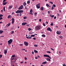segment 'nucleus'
Here are the masks:
<instances>
[{"mask_svg": "<svg viewBox=\"0 0 66 66\" xmlns=\"http://www.w3.org/2000/svg\"><path fill=\"white\" fill-rule=\"evenodd\" d=\"M14 33V31H12L11 32V34H13Z\"/></svg>", "mask_w": 66, "mask_h": 66, "instance_id": "obj_42", "label": "nucleus"}, {"mask_svg": "<svg viewBox=\"0 0 66 66\" xmlns=\"http://www.w3.org/2000/svg\"><path fill=\"white\" fill-rule=\"evenodd\" d=\"M34 47H37V45L35 44V45H34Z\"/></svg>", "mask_w": 66, "mask_h": 66, "instance_id": "obj_28", "label": "nucleus"}, {"mask_svg": "<svg viewBox=\"0 0 66 66\" xmlns=\"http://www.w3.org/2000/svg\"><path fill=\"white\" fill-rule=\"evenodd\" d=\"M39 21H40V22L42 21V19H39Z\"/></svg>", "mask_w": 66, "mask_h": 66, "instance_id": "obj_49", "label": "nucleus"}, {"mask_svg": "<svg viewBox=\"0 0 66 66\" xmlns=\"http://www.w3.org/2000/svg\"><path fill=\"white\" fill-rule=\"evenodd\" d=\"M47 31H50L51 30V28L50 27H48L47 29Z\"/></svg>", "mask_w": 66, "mask_h": 66, "instance_id": "obj_11", "label": "nucleus"}, {"mask_svg": "<svg viewBox=\"0 0 66 66\" xmlns=\"http://www.w3.org/2000/svg\"><path fill=\"white\" fill-rule=\"evenodd\" d=\"M31 37H35V35H32L31 36Z\"/></svg>", "mask_w": 66, "mask_h": 66, "instance_id": "obj_20", "label": "nucleus"}, {"mask_svg": "<svg viewBox=\"0 0 66 66\" xmlns=\"http://www.w3.org/2000/svg\"><path fill=\"white\" fill-rule=\"evenodd\" d=\"M15 55H12V57L13 58V57H15Z\"/></svg>", "mask_w": 66, "mask_h": 66, "instance_id": "obj_29", "label": "nucleus"}, {"mask_svg": "<svg viewBox=\"0 0 66 66\" xmlns=\"http://www.w3.org/2000/svg\"><path fill=\"white\" fill-rule=\"evenodd\" d=\"M47 53H51V52L49 51H48L47 52Z\"/></svg>", "mask_w": 66, "mask_h": 66, "instance_id": "obj_27", "label": "nucleus"}, {"mask_svg": "<svg viewBox=\"0 0 66 66\" xmlns=\"http://www.w3.org/2000/svg\"><path fill=\"white\" fill-rule=\"evenodd\" d=\"M42 36V37H46V36L45 35H43Z\"/></svg>", "mask_w": 66, "mask_h": 66, "instance_id": "obj_26", "label": "nucleus"}, {"mask_svg": "<svg viewBox=\"0 0 66 66\" xmlns=\"http://www.w3.org/2000/svg\"><path fill=\"white\" fill-rule=\"evenodd\" d=\"M30 13H32L33 12V11L32 10H31L30 11Z\"/></svg>", "mask_w": 66, "mask_h": 66, "instance_id": "obj_32", "label": "nucleus"}, {"mask_svg": "<svg viewBox=\"0 0 66 66\" xmlns=\"http://www.w3.org/2000/svg\"><path fill=\"white\" fill-rule=\"evenodd\" d=\"M10 25H11L10 23H9L8 24V27H9V26H10Z\"/></svg>", "mask_w": 66, "mask_h": 66, "instance_id": "obj_40", "label": "nucleus"}, {"mask_svg": "<svg viewBox=\"0 0 66 66\" xmlns=\"http://www.w3.org/2000/svg\"><path fill=\"white\" fill-rule=\"evenodd\" d=\"M24 44L26 46H28V45H29V43H28L27 42H24Z\"/></svg>", "mask_w": 66, "mask_h": 66, "instance_id": "obj_3", "label": "nucleus"}, {"mask_svg": "<svg viewBox=\"0 0 66 66\" xmlns=\"http://www.w3.org/2000/svg\"><path fill=\"white\" fill-rule=\"evenodd\" d=\"M59 54H61V51H59Z\"/></svg>", "mask_w": 66, "mask_h": 66, "instance_id": "obj_56", "label": "nucleus"}, {"mask_svg": "<svg viewBox=\"0 0 66 66\" xmlns=\"http://www.w3.org/2000/svg\"><path fill=\"white\" fill-rule=\"evenodd\" d=\"M5 1H6V0H4L3 1V2H4Z\"/></svg>", "mask_w": 66, "mask_h": 66, "instance_id": "obj_58", "label": "nucleus"}, {"mask_svg": "<svg viewBox=\"0 0 66 66\" xmlns=\"http://www.w3.org/2000/svg\"><path fill=\"white\" fill-rule=\"evenodd\" d=\"M50 11H48V14H50Z\"/></svg>", "mask_w": 66, "mask_h": 66, "instance_id": "obj_61", "label": "nucleus"}, {"mask_svg": "<svg viewBox=\"0 0 66 66\" xmlns=\"http://www.w3.org/2000/svg\"><path fill=\"white\" fill-rule=\"evenodd\" d=\"M50 3H51V4H53V2H50Z\"/></svg>", "mask_w": 66, "mask_h": 66, "instance_id": "obj_51", "label": "nucleus"}, {"mask_svg": "<svg viewBox=\"0 0 66 66\" xmlns=\"http://www.w3.org/2000/svg\"><path fill=\"white\" fill-rule=\"evenodd\" d=\"M23 44H20V46H23Z\"/></svg>", "mask_w": 66, "mask_h": 66, "instance_id": "obj_35", "label": "nucleus"}, {"mask_svg": "<svg viewBox=\"0 0 66 66\" xmlns=\"http://www.w3.org/2000/svg\"><path fill=\"white\" fill-rule=\"evenodd\" d=\"M34 52H35V53H37L38 52L36 50H34Z\"/></svg>", "mask_w": 66, "mask_h": 66, "instance_id": "obj_22", "label": "nucleus"}, {"mask_svg": "<svg viewBox=\"0 0 66 66\" xmlns=\"http://www.w3.org/2000/svg\"><path fill=\"white\" fill-rule=\"evenodd\" d=\"M11 16L10 15H9L8 16V17H7V18H11Z\"/></svg>", "mask_w": 66, "mask_h": 66, "instance_id": "obj_23", "label": "nucleus"}, {"mask_svg": "<svg viewBox=\"0 0 66 66\" xmlns=\"http://www.w3.org/2000/svg\"><path fill=\"white\" fill-rule=\"evenodd\" d=\"M14 14V12H13L12 13L11 15H13V14Z\"/></svg>", "mask_w": 66, "mask_h": 66, "instance_id": "obj_57", "label": "nucleus"}, {"mask_svg": "<svg viewBox=\"0 0 66 66\" xmlns=\"http://www.w3.org/2000/svg\"><path fill=\"white\" fill-rule=\"evenodd\" d=\"M25 9H26V10H27V7H25Z\"/></svg>", "mask_w": 66, "mask_h": 66, "instance_id": "obj_60", "label": "nucleus"}, {"mask_svg": "<svg viewBox=\"0 0 66 66\" xmlns=\"http://www.w3.org/2000/svg\"><path fill=\"white\" fill-rule=\"evenodd\" d=\"M3 32V31L2 30H0V34H2Z\"/></svg>", "mask_w": 66, "mask_h": 66, "instance_id": "obj_16", "label": "nucleus"}, {"mask_svg": "<svg viewBox=\"0 0 66 66\" xmlns=\"http://www.w3.org/2000/svg\"><path fill=\"white\" fill-rule=\"evenodd\" d=\"M2 57V55H0V59L1 58V57Z\"/></svg>", "mask_w": 66, "mask_h": 66, "instance_id": "obj_36", "label": "nucleus"}, {"mask_svg": "<svg viewBox=\"0 0 66 66\" xmlns=\"http://www.w3.org/2000/svg\"><path fill=\"white\" fill-rule=\"evenodd\" d=\"M48 55H44V57H48Z\"/></svg>", "mask_w": 66, "mask_h": 66, "instance_id": "obj_13", "label": "nucleus"}, {"mask_svg": "<svg viewBox=\"0 0 66 66\" xmlns=\"http://www.w3.org/2000/svg\"><path fill=\"white\" fill-rule=\"evenodd\" d=\"M56 16L54 17V19H56Z\"/></svg>", "mask_w": 66, "mask_h": 66, "instance_id": "obj_64", "label": "nucleus"}, {"mask_svg": "<svg viewBox=\"0 0 66 66\" xmlns=\"http://www.w3.org/2000/svg\"><path fill=\"white\" fill-rule=\"evenodd\" d=\"M24 59L25 60H27V58L26 57H25Z\"/></svg>", "mask_w": 66, "mask_h": 66, "instance_id": "obj_48", "label": "nucleus"}, {"mask_svg": "<svg viewBox=\"0 0 66 66\" xmlns=\"http://www.w3.org/2000/svg\"><path fill=\"white\" fill-rule=\"evenodd\" d=\"M23 5L24 6H26V3L24 2L23 3Z\"/></svg>", "mask_w": 66, "mask_h": 66, "instance_id": "obj_18", "label": "nucleus"}, {"mask_svg": "<svg viewBox=\"0 0 66 66\" xmlns=\"http://www.w3.org/2000/svg\"><path fill=\"white\" fill-rule=\"evenodd\" d=\"M3 16L2 14H0V17H2V16Z\"/></svg>", "mask_w": 66, "mask_h": 66, "instance_id": "obj_43", "label": "nucleus"}, {"mask_svg": "<svg viewBox=\"0 0 66 66\" xmlns=\"http://www.w3.org/2000/svg\"><path fill=\"white\" fill-rule=\"evenodd\" d=\"M14 21H12V24H13L14 23Z\"/></svg>", "mask_w": 66, "mask_h": 66, "instance_id": "obj_55", "label": "nucleus"}, {"mask_svg": "<svg viewBox=\"0 0 66 66\" xmlns=\"http://www.w3.org/2000/svg\"><path fill=\"white\" fill-rule=\"evenodd\" d=\"M20 11V13H23V10H21Z\"/></svg>", "mask_w": 66, "mask_h": 66, "instance_id": "obj_15", "label": "nucleus"}, {"mask_svg": "<svg viewBox=\"0 0 66 66\" xmlns=\"http://www.w3.org/2000/svg\"><path fill=\"white\" fill-rule=\"evenodd\" d=\"M35 58L36 59H37V57L36 56L35 57Z\"/></svg>", "mask_w": 66, "mask_h": 66, "instance_id": "obj_59", "label": "nucleus"}, {"mask_svg": "<svg viewBox=\"0 0 66 66\" xmlns=\"http://www.w3.org/2000/svg\"><path fill=\"white\" fill-rule=\"evenodd\" d=\"M36 14H37V12H35L34 14V15L35 16H36Z\"/></svg>", "mask_w": 66, "mask_h": 66, "instance_id": "obj_33", "label": "nucleus"}, {"mask_svg": "<svg viewBox=\"0 0 66 66\" xmlns=\"http://www.w3.org/2000/svg\"><path fill=\"white\" fill-rule=\"evenodd\" d=\"M23 18L24 19H27V17H26V16H25Z\"/></svg>", "mask_w": 66, "mask_h": 66, "instance_id": "obj_37", "label": "nucleus"}, {"mask_svg": "<svg viewBox=\"0 0 66 66\" xmlns=\"http://www.w3.org/2000/svg\"><path fill=\"white\" fill-rule=\"evenodd\" d=\"M16 13H17V14H18L19 13H20V11L19 10H18L16 12Z\"/></svg>", "mask_w": 66, "mask_h": 66, "instance_id": "obj_10", "label": "nucleus"}, {"mask_svg": "<svg viewBox=\"0 0 66 66\" xmlns=\"http://www.w3.org/2000/svg\"><path fill=\"white\" fill-rule=\"evenodd\" d=\"M56 33L57 34H58L59 35H60L61 33V32L60 31H57L56 32Z\"/></svg>", "mask_w": 66, "mask_h": 66, "instance_id": "obj_7", "label": "nucleus"}, {"mask_svg": "<svg viewBox=\"0 0 66 66\" xmlns=\"http://www.w3.org/2000/svg\"><path fill=\"white\" fill-rule=\"evenodd\" d=\"M51 15H50V16H51V17L52 18V17H54V15H52V16H51Z\"/></svg>", "mask_w": 66, "mask_h": 66, "instance_id": "obj_30", "label": "nucleus"}, {"mask_svg": "<svg viewBox=\"0 0 66 66\" xmlns=\"http://www.w3.org/2000/svg\"><path fill=\"white\" fill-rule=\"evenodd\" d=\"M41 11H43L44 10V8H43V7H41Z\"/></svg>", "mask_w": 66, "mask_h": 66, "instance_id": "obj_17", "label": "nucleus"}, {"mask_svg": "<svg viewBox=\"0 0 66 66\" xmlns=\"http://www.w3.org/2000/svg\"><path fill=\"white\" fill-rule=\"evenodd\" d=\"M51 49L52 50V51H54V49H53V48H51Z\"/></svg>", "mask_w": 66, "mask_h": 66, "instance_id": "obj_47", "label": "nucleus"}, {"mask_svg": "<svg viewBox=\"0 0 66 66\" xmlns=\"http://www.w3.org/2000/svg\"><path fill=\"white\" fill-rule=\"evenodd\" d=\"M7 52V49H6V50H4V53L5 54H6Z\"/></svg>", "mask_w": 66, "mask_h": 66, "instance_id": "obj_6", "label": "nucleus"}, {"mask_svg": "<svg viewBox=\"0 0 66 66\" xmlns=\"http://www.w3.org/2000/svg\"><path fill=\"white\" fill-rule=\"evenodd\" d=\"M29 3H30V1H28L27 2V4H29Z\"/></svg>", "mask_w": 66, "mask_h": 66, "instance_id": "obj_34", "label": "nucleus"}, {"mask_svg": "<svg viewBox=\"0 0 66 66\" xmlns=\"http://www.w3.org/2000/svg\"><path fill=\"white\" fill-rule=\"evenodd\" d=\"M57 16H60V14H57Z\"/></svg>", "mask_w": 66, "mask_h": 66, "instance_id": "obj_62", "label": "nucleus"}, {"mask_svg": "<svg viewBox=\"0 0 66 66\" xmlns=\"http://www.w3.org/2000/svg\"><path fill=\"white\" fill-rule=\"evenodd\" d=\"M23 8V5H21L19 8H18V10H22Z\"/></svg>", "mask_w": 66, "mask_h": 66, "instance_id": "obj_5", "label": "nucleus"}, {"mask_svg": "<svg viewBox=\"0 0 66 66\" xmlns=\"http://www.w3.org/2000/svg\"><path fill=\"white\" fill-rule=\"evenodd\" d=\"M28 30H30V31L31 30H32V29L30 28H28Z\"/></svg>", "mask_w": 66, "mask_h": 66, "instance_id": "obj_52", "label": "nucleus"}, {"mask_svg": "<svg viewBox=\"0 0 66 66\" xmlns=\"http://www.w3.org/2000/svg\"><path fill=\"white\" fill-rule=\"evenodd\" d=\"M22 50H24V51L26 50V49H22Z\"/></svg>", "mask_w": 66, "mask_h": 66, "instance_id": "obj_63", "label": "nucleus"}, {"mask_svg": "<svg viewBox=\"0 0 66 66\" xmlns=\"http://www.w3.org/2000/svg\"><path fill=\"white\" fill-rule=\"evenodd\" d=\"M26 38H27L28 39H31V38H32V37H27Z\"/></svg>", "mask_w": 66, "mask_h": 66, "instance_id": "obj_14", "label": "nucleus"}, {"mask_svg": "<svg viewBox=\"0 0 66 66\" xmlns=\"http://www.w3.org/2000/svg\"><path fill=\"white\" fill-rule=\"evenodd\" d=\"M46 5L47 6V7H49V5H48V4H46Z\"/></svg>", "mask_w": 66, "mask_h": 66, "instance_id": "obj_44", "label": "nucleus"}, {"mask_svg": "<svg viewBox=\"0 0 66 66\" xmlns=\"http://www.w3.org/2000/svg\"><path fill=\"white\" fill-rule=\"evenodd\" d=\"M12 21H14V18H12V20H11Z\"/></svg>", "mask_w": 66, "mask_h": 66, "instance_id": "obj_46", "label": "nucleus"}, {"mask_svg": "<svg viewBox=\"0 0 66 66\" xmlns=\"http://www.w3.org/2000/svg\"><path fill=\"white\" fill-rule=\"evenodd\" d=\"M53 9H54V7L52 6V10H53Z\"/></svg>", "mask_w": 66, "mask_h": 66, "instance_id": "obj_53", "label": "nucleus"}, {"mask_svg": "<svg viewBox=\"0 0 66 66\" xmlns=\"http://www.w3.org/2000/svg\"><path fill=\"white\" fill-rule=\"evenodd\" d=\"M6 3H7L6 2H3V5H5Z\"/></svg>", "mask_w": 66, "mask_h": 66, "instance_id": "obj_19", "label": "nucleus"}, {"mask_svg": "<svg viewBox=\"0 0 66 66\" xmlns=\"http://www.w3.org/2000/svg\"><path fill=\"white\" fill-rule=\"evenodd\" d=\"M3 19V18L2 17H0V20H1Z\"/></svg>", "mask_w": 66, "mask_h": 66, "instance_id": "obj_41", "label": "nucleus"}, {"mask_svg": "<svg viewBox=\"0 0 66 66\" xmlns=\"http://www.w3.org/2000/svg\"><path fill=\"white\" fill-rule=\"evenodd\" d=\"M3 10L4 11H5V6H4L3 7Z\"/></svg>", "mask_w": 66, "mask_h": 66, "instance_id": "obj_31", "label": "nucleus"}, {"mask_svg": "<svg viewBox=\"0 0 66 66\" xmlns=\"http://www.w3.org/2000/svg\"><path fill=\"white\" fill-rule=\"evenodd\" d=\"M43 64H47V62L45 61V62H43Z\"/></svg>", "mask_w": 66, "mask_h": 66, "instance_id": "obj_21", "label": "nucleus"}, {"mask_svg": "<svg viewBox=\"0 0 66 66\" xmlns=\"http://www.w3.org/2000/svg\"><path fill=\"white\" fill-rule=\"evenodd\" d=\"M52 6L53 7H56V5L55 4L53 5Z\"/></svg>", "mask_w": 66, "mask_h": 66, "instance_id": "obj_25", "label": "nucleus"}, {"mask_svg": "<svg viewBox=\"0 0 66 66\" xmlns=\"http://www.w3.org/2000/svg\"><path fill=\"white\" fill-rule=\"evenodd\" d=\"M43 25L44 26V27H45V26H46V25H45V23H43Z\"/></svg>", "mask_w": 66, "mask_h": 66, "instance_id": "obj_38", "label": "nucleus"}, {"mask_svg": "<svg viewBox=\"0 0 66 66\" xmlns=\"http://www.w3.org/2000/svg\"><path fill=\"white\" fill-rule=\"evenodd\" d=\"M33 39H34V40H35L36 39V38L35 37L33 38Z\"/></svg>", "mask_w": 66, "mask_h": 66, "instance_id": "obj_54", "label": "nucleus"}, {"mask_svg": "<svg viewBox=\"0 0 66 66\" xmlns=\"http://www.w3.org/2000/svg\"><path fill=\"white\" fill-rule=\"evenodd\" d=\"M46 60L47 61H51V60H50V59L48 58H47L46 59Z\"/></svg>", "mask_w": 66, "mask_h": 66, "instance_id": "obj_12", "label": "nucleus"}, {"mask_svg": "<svg viewBox=\"0 0 66 66\" xmlns=\"http://www.w3.org/2000/svg\"><path fill=\"white\" fill-rule=\"evenodd\" d=\"M35 29L36 30H38L40 29V27L39 26H37L36 27Z\"/></svg>", "mask_w": 66, "mask_h": 66, "instance_id": "obj_2", "label": "nucleus"}, {"mask_svg": "<svg viewBox=\"0 0 66 66\" xmlns=\"http://www.w3.org/2000/svg\"><path fill=\"white\" fill-rule=\"evenodd\" d=\"M27 24V22L23 23H22V26H25L26 24Z\"/></svg>", "mask_w": 66, "mask_h": 66, "instance_id": "obj_8", "label": "nucleus"}, {"mask_svg": "<svg viewBox=\"0 0 66 66\" xmlns=\"http://www.w3.org/2000/svg\"><path fill=\"white\" fill-rule=\"evenodd\" d=\"M13 7V6L12 5H10L9 7V10H11L12 8Z\"/></svg>", "mask_w": 66, "mask_h": 66, "instance_id": "obj_9", "label": "nucleus"}, {"mask_svg": "<svg viewBox=\"0 0 66 66\" xmlns=\"http://www.w3.org/2000/svg\"><path fill=\"white\" fill-rule=\"evenodd\" d=\"M13 42V39H10L8 41V44L9 46H10V45L11 44V43Z\"/></svg>", "mask_w": 66, "mask_h": 66, "instance_id": "obj_1", "label": "nucleus"}, {"mask_svg": "<svg viewBox=\"0 0 66 66\" xmlns=\"http://www.w3.org/2000/svg\"><path fill=\"white\" fill-rule=\"evenodd\" d=\"M63 66H66V65H65V64L64 63V64H63Z\"/></svg>", "mask_w": 66, "mask_h": 66, "instance_id": "obj_45", "label": "nucleus"}, {"mask_svg": "<svg viewBox=\"0 0 66 66\" xmlns=\"http://www.w3.org/2000/svg\"><path fill=\"white\" fill-rule=\"evenodd\" d=\"M48 58H49V59H51V58L50 57V56H49V55L48 56Z\"/></svg>", "mask_w": 66, "mask_h": 66, "instance_id": "obj_39", "label": "nucleus"}, {"mask_svg": "<svg viewBox=\"0 0 66 66\" xmlns=\"http://www.w3.org/2000/svg\"><path fill=\"white\" fill-rule=\"evenodd\" d=\"M53 25V22H52L51 23V26H52Z\"/></svg>", "mask_w": 66, "mask_h": 66, "instance_id": "obj_24", "label": "nucleus"}, {"mask_svg": "<svg viewBox=\"0 0 66 66\" xmlns=\"http://www.w3.org/2000/svg\"><path fill=\"white\" fill-rule=\"evenodd\" d=\"M36 6L37 9H39L40 8V3L36 5Z\"/></svg>", "mask_w": 66, "mask_h": 66, "instance_id": "obj_4", "label": "nucleus"}, {"mask_svg": "<svg viewBox=\"0 0 66 66\" xmlns=\"http://www.w3.org/2000/svg\"><path fill=\"white\" fill-rule=\"evenodd\" d=\"M20 13V16H21L22 15V14L21 13Z\"/></svg>", "mask_w": 66, "mask_h": 66, "instance_id": "obj_50", "label": "nucleus"}]
</instances>
